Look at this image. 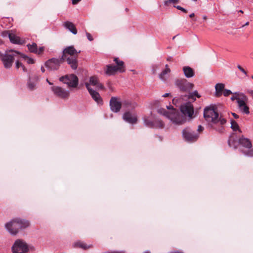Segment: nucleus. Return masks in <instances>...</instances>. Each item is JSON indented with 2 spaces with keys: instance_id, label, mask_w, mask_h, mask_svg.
Returning <instances> with one entry per match:
<instances>
[{
  "instance_id": "obj_1",
  "label": "nucleus",
  "mask_w": 253,
  "mask_h": 253,
  "mask_svg": "<svg viewBox=\"0 0 253 253\" xmlns=\"http://www.w3.org/2000/svg\"><path fill=\"white\" fill-rule=\"evenodd\" d=\"M167 108L169 111L164 108H159L157 110V112L159 114L168 118L174 124L180 125L186 122V118L180 114L178 111L174 109L171 105L167 106Z\"/></svg>"
},
{
  "instance_id": "obj_2",
  "label": "nucleus",
  "mask_w": 253,
  "mask_h": 253,
  "mask_svg": "<svg viewBox=\"0 0 253 253\" xmlns=\"http://www.w3.org/2000/svg\"><path fill=\"white\" fill-rule=\"evenodd\" d=\"M80 52V50L78 51L73 45L67 46L63 50L61 58L66 61L72 69L76 70L78 67L77 58Z\"/></svg>"
},
{
  "instance_id": "obj_3",
  "label": "nucleus",
  "mask_w": 253,
  "mask_h": 253,
  "mask_svg": "<svg viewBox=\"0 0 253 253\" xmlns=\"http://www.w3.org/2000/svg\"><path fill=\"white\" fill-rule=\"evenodd\" d=\"M204 117L207 122L213 124L219 123L222 126L226 123V120L224 118L221 116L219 117L218 113L215 110L213 106H210L205 108Z\"/></svg>"
},
{
  "instance_id": "obj_4",
  "label": "nucleus",
  "mask_w": 253,
  "mask_h": 253,
  "mask_svg": "<svg viewBox=\"0 0 253 253\" xmlns=\"http://www.w3.org/2000/svg\"><path fill=\"white\" fill-rule=\"evenodd\" d=\"M29 226L28 221L15 218L5 225V227L8 232L12 235H16L20 229H24Z\"/></svg>"
},
{
  "instance_id": "obj_5",
  "label": "nucleus",
  "mask_w": 253,
  "mask_h": 253,
  "mask_svg": "<svg viewBox=\"0 0 253 253\" xmlns=\"http://www.w3.org/2000/svg\"><path fill=\"white\" fill-rule=\"evenodd\" d=\"M19 52L12 49L5 51L4 53L0 52V59L2 62L4 68H10L14 60L19 58Z\"/></svg>"
},
{
  "instance_id": "obj_6",
  "label": "nucleus",
  "mask_w": 253,
  "mask_h": 253,
  "mask_svg": "<svg viewBox=\"0 0 253 253\" xmlns=\"http://www.w3.org/2000/svg\"><path fill=\"white\" fill-rule=\"evenodd\" d=\"M175 85L182 92H189L194 86L193 84L188 82L185 79L175 80Z\"/></svg>"
},
{
  "instance_id": "obj_7",
  "label": "nucleus",
  "mask_w": 253,
  "mask_h": 253,
  "mask_svg": "<svg viewBox=\"0 0 253 253\" xmlns=\"http://www.w3.org/2000/svg\"><path fill=\"white\" fill-rule=\"evenodd\" d=\"M239 143L242 147L248 149L246 151L241 150L242 152L244 154L249 157H253V148L250 149L252 148V145L249 139L242 137L239 140Z\"/></svg>"
},
{
  "instance_id": "obj_8",
  "label": "nucleus",
  "mask_w": 253,
  "mask_h": 253,
  "mask_svg": "<svg viewBox=\"0 0 253 253\" xmlns=\"http://www.w3.org/2000/svg\"><path fill=\"white\" fill-rule=\"evenodd\" d=\"M60 81L68 85L70 87H76L78 84V78L74 75H67L60 78Z\"/></svg>"
},
{
  "instance_id": "obj_9",
  "label": "nucleus",
  "mask_w": 253,
  "mask_h": 253,
  "mask_svg": "<svg viewBox=\"0 0 253 253\" xmlns=\"http://www.w3.org/2000/svg\"><path fill=\"white\" fill-rule=\"evenodd\" d=\"M28 250L27 244L21 240H16L12 247L13 253H25Z\"/></svg>"
},
{
  "instance_id": "obj_10",
  "label": "nucleus",
  "mask_w": 253,
  "mask_h": 253,
  "mask_svg": "<svg viewBox=\"0 0 253 253\" xmlns=\"http://www.w3.org/2000/svg\"><path fill=\"white\" fill-rule=\"evenodd\" d=\"M180 109L184 116L188 117L190 118H193L194 107L191 102H187L181 104Z\"/></svg>"
},
{
  "instance_id": "obj_11",
  "label": "nucleus",
  "mask_w": 253,
  "mask_h": 253,
  "mask_svg": "<svg viewBox=\"0 0 253 253\" xmlns=\"http://www.w3.org/2000/svg\"><path fill=\"white\" fill-rule=\"evenodd\" d=\"M182 135L184 139L189 142L196 141L199 137V135L189 128L183 130Z\"/></svg>"
},
{
  "instance_id": "obj_12",
  "label": "nucleus",
  "mask_w": 253,
  "mask_h": 253,
  "mask_svg": "<svg viewBox=\"0 0 253 253\" xmlns=\"http://www.w3.org/2000/svg\"><path fill=\"white\" fill-rule=\"evenodd\" d=\"M242 100H239L238 101V107L239 111L245 115H249L250 114V109L249 107L247 104V102L248 101L247 97L242 93Z\"/></svg>"
},
{
  "instance_id": "obj_13",
  "label": "nucleus",
  "mask_w": 253,
  "mask_h": 253,
  "mask_svg": "<svg viewBox=\"0 0 253 253\" xmlns=\"http://www.w3.org/2000/svg\"><path fill=\"white\" fill-rule=\"evenodd\" d=\"M63 62L61 57L60 58H53L47 60L45 63V66L51 70H57Z\"/></svg>"
},
{
  "instance_id": "obj_14",
  "label": "nucleus",
  "mask_w": 253,
  "mask_h": 253,
  "mask_svg": "<svg viewBox=\"0 0 253 253\" xmlns=\"http://www.w3.org/2000/svg\"><path fill=\"white\" fill-rule=\"evenodd\" d=\"M85 85L88 90L90 95L93 100L99 105L103 104L102 99L98 92L92 89L88 83H85Z\"/></svg>"
},
{
  "instance_id": "obj_15",
  "label": "nucleus",
  "mask_w": 253,
  "mask_h": 253,
  "mask_svg": "<svg viewBox=\"0 0 253 253\" xmlns=\"http://www.w3.org/2000/svg\"><path fill=\"white\" fill-rule=\"evenodd\" d=\"M51 90L54 94L57 96L63 98H67L69 96V92L68 90L57 86H53L51 87Z\"/></svg>"
},
{
  "instance_id": "obj_16",
  "label": "nucleus",
  "mask_w": 253,
  "mask_h": 253,
  "mask_svg": "<svg viewBox=\"0 0 253 253\" xmlns=\"http://www.w3.org/2000/svg\"><path fill=\"white\" fill-rule=\"evenodd\" d=\"M110 106L111 110L113 112L117 113L120 110L122 104L118 98L112 97L110 100Z\"/></svg>"
},
{
  "instance_id": "obj_17",
  "label": "nucleus",
  "mask_w": 253,
  "mask_h": 253,
  "mask_svg": "<svg viewBox=\"0 0 253 253\" xmlns=\"http://www.w3.org/2000/svg\"><path fill=\"white\" fill-rule=\"evenodd\" d=\"M123 119L130 124H135L137 122V117L135 114L129 112H126L123 115Z\"/></svg>"
},
{
  "instance_id": "obj_18",
  "label": "nucleus",
  "mask_w": 253,
  "mask_h": 253,
  "mask_svg": "<svg viewBox=\"0 0 253 253\" xmlns=\"http://www.w3.org/2000/svg\"><path fill=\"white\" fill-rule=\"evenodd\" d=\"M63 26L73 34L76 35L77 34V30L72 22L68 21H66L64 22Z\"/></svg>"
},
{
  "instance_id": "obj_19",
  "label": "nucleus",
  "mask_w": 253,
  "mask_h": 253,
  "mask_svg": "<svg viewBox=\"0 0 253 253\" xmlns=\"http://www.w3.org/2000/svg\"><path fill=\"white\" fill-rule=\"evenodd\" d=\"M117 72H119V69L117 68V66L112 65H106L105 72L107 75L109 76L113 75Z\"/></svg>"
},
{
  "instance_id": "obj_20",
  "label": "nucleus",
  "mask_w": 253,
  "mask_h": 253,
  "mask_svg": "<svg viewBox=\"0 0 253 253\" xmlns=\"http://www.w3.org/2000/svg\"><path fill=\"white\" fill-rule=\"evenodd\" d=\"M183 71L185 76L187 78L193 77L194 76L193 70L189 66L183 67Z\"/></svg>"
},
{
  "instance_id": "obj_21",
  "label": "nucleus",
  "mask_w": 253,
  "mask_h": 253,
  "mask_svg": "<svg viewBox=\"0 0 253 253\" xmlns=\"http://www.w3.org/2000/svg\"><path fill=\"white\" fill-rule=\"evenodd\" d=\"M114 61L117 64L116 66L119 69V72L121 73L125 72L124 62L123 61L120 60L118 58H115Z\"/></svg>"
},
{
  "instance_id": "obj_22",
  "label": "nucleus",
  "mask_w": 253,
  "mask_h": 253,
  "mask_svg": "<svg viewBox=\"0 0 253 253\" xmlns=\"http://www.w3.org/2000/svg\"><path fill=\"white\" fill-rule=\"evenodd\" d=\"M9 39L10 41L15 44H22V40L20 39V38L14 34L11 33L10 35H9Z\"/></svg>"
},
{
  "instance_id": "obj_23",
  "label": "nucleus",
  "mask_w": 253,
  "mask_h": 253,
  "mask_svg": "<svg viewBox=\"0 0 253 253\" xmlns=\"http://www.w3.org/2000/svg\"><path fill=\"white\" fill-rule=\"evenodd\" d=\"M238 143H239V142H237L236 136L235 134H233L230 136L228 140V145L230 147H233L236 149Z\"/></svg>"
},
{
  "instance_id": "obj_24",
  "label": "nucleus",
  "mask_w": 253,
  "mask_h": 253,
  "mask_svg": "<svg viewBox=\"0 0 253 253\" xmlns=\"http://www.w3.org/2000/svg\"><path fill=\"white\" fill-rule=\"evenodd\" d=\"M224 84L222 83H218L215 85L216 95L217 96L221 95L222 91L224 90Z\"/></svg>"
},
{
  "instance_id": "obj_25",
  "label": "nucleus",
  "mask_w": 253,
  "mask_h": 253,
  "mask_svg": "<svg viewBox=\"0 0 253 253\" xmlns=\"http://www.w3.org/2000/svg\"><path fill=\"white\" fill-rule=\"evenodd\" d=\"M75 246L76 247H79L84 250L89 249L92 247L91 245H88L85 243L81 241L76 242L75 243Z\"/></svg>"
},
{
  "instance_id": "obj_26",
  "label": "nucleus",
  "mask_w": 253,
  "mask_h": 253,
  "mask_svg": "<svg viewBox=\"0 0 253 253\" xmlns=\"http://www.w3.org/2000/svg\"><path fill=\"white\" fill-rule=\"evenodd\" d=\"M19 58H22L23 60L26 61L28 64H34L35 62L33 59L30 58L20 52L19 54Z\"/></svg>"
},
{
  "instance_id": "obj_27",
  "label": "nucleus",
  "mask_w": 253,
  "mask_h": 253,
  "mask_svg": "<svg viewBox=\"0 0 253 253\" xmlns=\"http://www.w3.org/2000/svg\"><path fill=\"white\" fill-rule=\"evenodd\" d=\"M27 47L29 50L32 53H36L37 52V44L36 43H33L32 44H27Z\"/></svg>"
},
{
  "instance_id": "obj_28",
  "label": "nucleus",
  "mask_w": 253,
  "mask_h": 253,
  "mask_svg": "<svg viewBox=\"0 0 253 253\" xmlns=\"http://www.w3.org/2000/svg\"><path fill=\"white\" fill-rule=\"evenodd\" d=\"M37 83L35 81L29 80L27 83L28 88L30 90H33L36 88Z\"/></svg>"
},
{
  "instance_id": "obj_29",
  "label": "nucleus",
  "mask_w": 253,
  "mask_h": 253,
  "mask_svg": "<svg viewBox=\"0 0 253 253\" xmlns=\"http://www.w3.org/2000/svg\"><path fill=\"white\" fill-rule=\"evenodd\" d=\"M98 82H99L97 77L95 76H92L89 78V83L88 84L89 85L90 84L92 85H96Z\"/></svg>"
},
{
  "instance_id": "obj_30",
  "label": "nucleus",
  "mask_w": 253,
  "mask_h": 253,
  "mask_svg": "<svg viewBox=\"0 0 253 253\" xmlns=\"http://www.w3.org/2000/svg\"><path fill=\"white\" fill-rule=\"evenodd\" d=\"M170 70L169 68L166 69L164 70L159 75V77L160 79L163 81L165 80V75H167L168 73L170 72Z\"/></svg>"
},
{
  "instance_id": "obj_31",
  "label": "nucleus",
  "mask_w": 253,
  "mask_h": 253,
  "mask_svg": "<svg viewBox=\"0 0 253 253\" xmlns=\"http://www.w3.org/2000/svg\"><path fill=\"white\" fill-rule=\"evenodd\" d=\"M231 128L233 129L234 131H236L237 130H239L240 131L241 130L239 129V126L237 123L235 121L233 120H231Z\"/></svg>"
},
{
  "instance_id": "obj_32",
  "label": "nucleus",
  "mask_w": 253,
  "mask_h": 253,
  "mask_svg": "<svg viewBox=\"0 0 253 253\" xmlns=\"http://www.w3.org/2000/svg\"><path fill=\"white\" fill-rule=\"evenodd\" d=\"M179 2V0H166L164 1V5L169 6L170 4H175Z\"/></svg>"
},
{
  "instance_id": "obj_33",
  "label": "nucleus",
  "mask_w": 253,
  "mask_h": 253,
  "mask_svg": "<svg viewBox=\"0 0 253 253\" xmlns=\"http://www.w3.org/2000/svg\"><path fill=\"white\" fill-rule=\"evenodd\" d=\"M155 123L160 128H162L164 126V123L161 120H156Z\"/></svg>"
},
{
  "instance_id": "obj_34",
  "label": "nucleus",
  "mask_w": 253,
  "mask_h": 253,
  "mask_svg": "<svg viewBox=\"0 0 253 253\" xmlns=\"http://www.w3.org/2000/svg\"><path fill=\"white\" fill-rule=\"evenodd\" d=\"M232 93V92H231V91L229 89H224V90L223 91V94L224 96H228Z\"/></svg>"
},
{
  "instance_id": "obj_35",
  "label": "nucleus",
  "mask_w": 253,
  "mask_h": 253,
  "mask_svg": "<svg viewBox=\"0 0 253 253\" xmlns=\"http://www.w3.org/2000/svg\"><path fill=\"white\" fill-rule=\"evenodd\" d=\"M10 34H11V33H10L9 31H3L1 33V36L3 37H9V35H10Z\"/></svg>"
},
{
  "instance_id": "obj_36",
  "label": "nucleus",
  "mask_w": 253,
  "mask_h": 253,
  "mask_svg": "<svg viewBox=\"0 0 253 253\" xmlns=\"http://www.w3.org/2000/svg\"><path fill=\"white\" fill-rule=\"evenodd\" d=\"M174 7L176 8L177 9L183 11L184 13H187V11L186 9H185V8L182 7L181 6H180L179 5H177V6H175L174 5Z\"/></svg>"
},
{
  "instance_id": "obj_37",
  "label": "nucleus",
  "mask_w": 253,
  "mask_h": 253,
  "mask_svg": "<svg viewBox=\"0 0 253 253\" xmlns=\"http://www.w3.org/2000/svg\"><path fill=\"white\" fill-rule=\"evenodd\" d=\"M16 68H19L21 67L22 64L19 62V60L21 59V58H16Z\"/></svg>"
},
{
  "instance_id": "obj_38",
  "label": "nucleus",
  "mask_w": 253,
  "mask_h": 253,
  "mask_svg": "<svg viewBox=\"0 0 253 253\" xmlns=\"http://www.w3.org/2000/svg\"><path fill=\"white\" fill-rule=\"evenodd\" d=\"M231 99L233 101L236 100L237 101V103H238V101L239 100H242V96L241 95V97L236 96H233L231 97Z\"/></svg>"
},
{
  "instance_id": "obj_39",
  "label": "nucleus",
  "mask_w": 253,
  "mask_h": 253,
  "mask_svg": "<svg viewBox=\"0 0 253 253\" xmlns=\"http://www.w3.org/2000/svg\"><path fill=\"white\" fill-rule=\"evenodd\" d=\"M237 68L245 75L247 76V72L240 65L237 66Z\"/></svg>"
},
{
  "instance_id": "obj_40",
  "label": "nucleus",
  "mask_w": 253,
  "mask_h": 253,
  "mask_svg": "<svg viewBox=\"0 0 253 253\" xmlns=\"http://www.w3.org/2000/svg\"><path fill=\"white\" fill-rule=\"evenodd\" d=\"M43 50H44L43 47H40L39 48V49H37V52H36V53L40 55L43 52Z\"/></svg>"
},
{
  "instance_id": "obj_41",
  "label": "nucleus",
  "mask_w": 253,
  "mask_h": 253,
  "mask_svg": "<svg viewBox=\"0 0 253 253\" xmlns=\"http://www.w3.org/2000/svg\"><path fill=\"white\" fill-rule=\"evenodd\" d=\"M188 98L189 99H191L193 100V101H195L196 99V97L194 96L193 95H192L191 92L189 93V94L188 95Z\"/></svg>"
},
{
  "instance_id": "obj_42",
  "label": "nucleus",
  "mask_w": 253,
  "mask_h": 253,
  "mask_svg": "<svg viewBox=\"0 0 253 253\" xmlns=\"http://www.w3.org/2000/svg\"><path fill=\"white\" fill-rule=\"evenodd\" d=\"M86 37H87V39L90 41H93V38L92 37V36L90 34H89V33L88 32H86Z\"/></svg>"
},
{
  "instance_id": "obj_43",
  "label": "nucleus",
  "mask_w": 253,
  "mask_h": 253,
  "mask_svg": "<svg viewBox=\"0 0 253 253\" xmlns=\"http://www.w3.org/2000/svg\"><path fill=\"white\" fill-rule=\"evenodd\" d=\"M192 94L194 96L197 97L198 98H200L201 97V95L199 94L197 90H195L194 91L191 92Z\"/></svg>"
},
{
  "instance_id": "obj_44",
  "label": "nucleus",
  "mask_w": 253,
  "mask_h": 253,
  "mask_svg": "<svg viewBox=\"0 0 253 253\" xmlns=\"http://www.w3.org/2000/svg\"><path fill=\"white\" fill-rule=\"evenodd\" d=\"M97 87L100 88V89H103L104 86L102 84L98 83L96 85Z\"/></svg>"
},
{
  "instance_id": "obj_45",
  "label": "nucleus",
  "mask_w": 253,
  "mask_h": 253,
  "mask_svg": "<svg viewBox=\"0 0 253 253\" xmlns=\"http://www.w3.org/2000/svg\"><path fill=\"white\" fill-rule=\"evenodd\" d=\"M203 130H204V127L200 125L198 126V131L201 132V131H202Z\"/></svg>"
},
{
  "instance_id": "obj_46",
  "label": "nucleus",
  "mask_w": 253,
  "mask_h": 253,
  "mask_svg": "<svg viewBox=\"0 0 253 253\" xmlns=\"http://www.w3.org/2000/svg\"><path fill=\"white\" fill-rule=\"evenodd\" d=\"M219 132H223V130H224V128L222 126L219 127L218 128V129H217Z\"/></svg>"
},
{
  "instance_id": "obj_47",
  "label": "nucleus",
  "mask_w": 253,
  "mask_h": 253,
  "mask_svg": "<svg viewBox=\"0 0 253 253\" xmlns=\"http://www.w3.org/2000/svg\"><path fill=\"white\" fill-rule=\"evenodd\" d=\"M81 0H72V3L73 4H76Z\"/></svg>"
},
{
  "instance_id": "obj_48",
  "label": "nucleus",
  "mask_w": 253,
  "mask_h": 253,
  "mask_svg": "<svg viewBox=\"0 0 253 253\" xmlns=\"http://www.w3.org/2000/svg\"><path fill=\"white\" fill-rule=\"evenodd\" d=\"M144 122L148 126H152V123H150V122H147L146 120L145 119L144 120Z\"/></svg>"
},
{
  "instance_id": "obj_49",
  "label": "nucleus",
  "mask_w": 253,
  "mask_h": 253,
  "mask_svg": "<svg viewBox=\"0 0 253 253\" xmlns=\"http://www.w3.org/2000/svg\"><path fill=\"white\" fill-rule=\"evenodd\" d=\"M232 114L233 116L234 117L235 119L239 118V115H238L237 114H235V113H232Z\"/></svg>"
},
{
  "instance_id": "obj_50",
  "label": "nucleus",
  "mask_w": 253,
  "mask_h": 253,
  "mask_svg": "<svg viewBox=\"0 0 253 253\" xmlns=\"http://www.w3.org/2000/svg\"><path fill=\"white\" fill-rule=\"evenodd\" d=\"M21 67L22 68L23 72L27 71V69L25 68V67L23 64L22 65Z\"/></svg>"
},
{
  "instance_id": "obj_51",
  "label": "nucleus",
  "mask_w": 253,
  "mask_h": 253,
  "mask_svg": "<svg viewBox=\"0 0 253 253\" xmlns=\"http://www.w3.org/2000/svg\"><path fill=\"white\" fill-rule=\"evenodd\" d=\"M169 95H170V93H166L163 94L162 95V96L164 97H167L169 96Z\"/></svg>"
},
{
  "instance_id": "obj_52",
  "label": "nucleus",
  "mask_w": 253,
  "mask_h": 253,
  "mask_svg": "<svg viewBox=\"0 0 253 253\" xmlns=\"http://www.w3.org/2000/svg\"><path fill=\"white\" fill-rule=\"evenodd\" d=\"M249 25V22H247L244 25H243L242 27H243L245 26H248Z\"/></svg>"
},
{
  "instance_id": "obj_53",
  "label": "nucleus",
  "mask_w": 253,
  "mask_h": 253,
  "mask_svg": "<svg viewBox=\"0 0 253 253\" xmlns=\"http://www.w3.org/2000/svg\"><path fill=\"white\" fill-rule=\"evenodd\" d=\"M194 15H195L194 13H191V14H190L189 15V17H190V18H192V17H193L194 16Z\"/></svg>"
},
{
  "instance_id": "obj_54",
  "label": "nucleus",
  "mask_w": 253,
  "mask_h": 253,
  "mask_svg": "<svg viewBox=\"0 0 253 253\" xmlns=\"http://www.w3.org/2000/svg\"><path fill=\"white\" fill-rule=\"evenodd\" d=\"M41 71L42 73H44L45 72V69L44 68V67H41Z\"/></svg>"
},
{
  "instance_id": "obj_55",
  "label": "nucleus",
  "mask_w": 253,
  "mask_h": 253,
  "mask_svg": "<svg viewBox=\"0 0 253 253\" xmlns=\"http://www.w3.org/2000/svg\"><path fill=\"white\" fill-rule=\"evenodd\" d=\"M46 82L49 84H50V85H52V83L50 82L47 79H46Z\"/></svg>"
},
{
  "instance_id": "obj_56",
  "label": "nucleus",
  "mask_w": 253,
  "mask_h": 253,
  "mask_svg": "<svg viewBox=\"0 0 253 253\" xmlns=\"http://www.w3.org/2000/svg\"><path fill=\"white\" fill-rule=\"evenodd\" d=\"M203 19H204V20H206V19H207V16H205H205H203Z\"/></svg>"
},
{
  "instance_id": "obj_57",
  "label": "nucleus",
  "mask_w": 253,
  "mask_h": 253,
  "mask_svg": "<svg viewBox=\"0 0 253 253\" xmlns=\"http://www.w3.org/2000/svg\"><path fill=\"white\" fill-rule=\"evenodd\" d=\"M171 58L170 57H168V59H167V60H168V61H170V60H171Z\"/></svg>"
},
{
  "instance_id": "obj_58",
  "label": "nucleus",
  "mask_w": 253,
  "mask_h": 253,
  "mask_svg": "<svg viewBox=\"0 0 253 253\" xmlns=\"http://www.w3.org/2000/svg\"><path fill=\"white\" fill-rule=\"evenodd\" d=\"M125 10H126V12H128V10H129V9H128V8H126Z\"/></svg>"
},
{
  "instance_id": "obj_59",
  "label": "nucleus",
  "mask_w": 253,
  "mask_h": 253,
  "mask_svg": "<svg viewBox=\"0 0 253 253\" xmlns=\"http://www.w3.org/2000/svg\"><path fill=\"white\" fill-rule=\"evenodd\" d=\"M144 253H151L149 251H147L144 252Z\"/></svg>"
},
{
  "instance_id": "obj_60",
  "label": "nucleus",
  "mask_w": 253,
  "mask_h": 253,
  "mask_svg": "<svg viewBox=\"0 0 253 253\" xmlns=\"http://www.w3.org/2000/svg\"><path fill=\"white\" fill-rule=\"evenodd\" d=\"M167 68H169V67H168V65L167 64L166 65V69H167Z\"/></svg>"
},
{
  "instance_id": "obj_61",
  "label": "nucleus",
  "mask_w": 253,
  "mask_h": 253,
  "mask_svg": "<svg viewBox=\"0 0 253 253\" xmlns=\"http://www.w3.org/2000/svg\"><path fill=\"white\" fill-rule=\"evenodd\" d=\"M239 12H241V13H243V11L242 10H239Z\"/></svg>"
},
{
  "instance_id": "obj_62",
  "label": "nucleus",
  "mask_w": 253,
  "mask_h": 253,
  "mask_svg": "<svg viewBox=\"0 0 253 253\" xmlns=\"http://www.w3.org/2000/svg\"><path fill=\"white\" fill-rule=\"evenodd\" d=\"M155 72H156V70L154 69V70H153V73H155Z\"/></svg>"
},
{
  "instance_id": "obj_63",
  "label": "nucleus",
  "mask_w": 253,
  "mask_h": 253,
  "mask_svg": "<svg viewBox=\"0 0 253 253\" xmlns=\"http://www.w3.org/2000/svg\"><path fill=\"white\" fill-rule=\"evenodd\" d=\"M252 78L253 79V76L252 77Z\"/></svg>"
}]
</instances>
